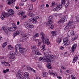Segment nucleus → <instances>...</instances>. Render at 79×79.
Wrapping results in <instances>:
<instances>
[{
  "label": "nucleus",
  "instance_id": "45",
  "mask_svg": "<svg viewBox=\"0 0 79 79\" xmlns=\"http://www.w3.org/2000/svg\"><path fill=\"white\" fill-rule=\"evenodd\" d=\"M42 48L43 51H44L45 50V45H43L42 46Z\"/></svg>",
  "mask_w": 79,
  "mask_h": 79
},
{
  "label": "nucleus",
  "instance_id": "63",
  "mask_svg": "<svg viewBox=\"0 0 79 79\" xmlns=\"http://www.w3.org/2000/svg\"><path fill=\"white\" fill-rule=\"evenodd\" d=\"M3 72L4 73H6V71L5 70H3Z\"/></svg>",
  "mask_w": 79,
  "mask_h": 79
},
{
  "label": "nucleus",
  "instance_id": "37",
  "mask_svg": "<svg viewBox=\"0 0 79 79\" xmlns=\"http://www.w3.org/2000/svg\"><path fill=\"white\" fill-rule=\"evenodd\" d=\"M63 18L64 19L65 21H67V19H68V15H65L64 17Z\"/></svg>",
  "mask_w": 79,
  "mask_h": 79
},
{
  "label": "nucleus",
  "instance_id": "35",
  "mask_svg": "<svg viewBox=\"0 0 79 79\" xmlns=\"http://www.w3.org/2000/svg\"><path fill=\"white\" fill-rule=\"evenodd\" d=\"M69 40H68V38L66 37L64 39V42H67L68 41H69Z\"/></svg>",
  "mask_w": 79,
  "mask_h": 79
},
{
  "label": "nucleus",
  "instance_id": "18",
  "mask_svg": "<svg viewBox=\"0 0 79 79\" xmlns=\"http://www.w3.org/2000/svg\"><path fill=\"white\" fill-rule=\"evenodd\" d=\"M36 46V45H35L31 46V48L32 51H34V52L35 51V49H36V48H37Z\"/></svg>",
  "mask_w": 79,
  "mask_h": 79
},
{
  "label": "nucleus",
  "instance_id": "2",
  "mask_svg": "<svg viewBox=\"0 0 79 79\" xmlns=\"http://www.w3.org/2000/svg\"><path fill=\"white\" fill-rule=\"evenodd\" d=\"M50 58L49 56H47L46 59L45 57H40L39 58L38 60L39 61H43V62H52L55 63V60L54 59V56H50Z\"/></svg>",
  "mask_w": 79,
  "mask_h": 79
},
{
  "label": "nucleus",
  "instance_id": "15",
  "mask_svg": "<svg viewBox=\"0 0 79 79\" xmlns=\"http://www.w3.org/2000/svg\"><path fill=\"white\" fill-rule=\"evenodd\" d=\"M77 58H78L77 56V55H75L73 57V63H75V62H76V61H77Z\"/></svg>",
  "mask_w": 79,
  "mask_h": 79
},
{
  "label": "nucleus",
  "instance_id": "64",
  "mask_svg": "<svg viewBox=\"0 0 79 79\" xmlns=\"http://www.w3.org/2000/svg\"><path fill=\"white\" fill-rule=\"evenodd\" d=\"M36 79H41V78L39 77H36Z\"/></svg>",
  "mask_w": 79,
  "mask_h": 79
},
{
  "label": "nucleus",
  "instance_id": "38",
  "mask_svg": "<svg viewBox=\"0 0 79 79\" xmlns=\"http://www.w3.org/2000/svg\"><path fill=\"white\" fill-rule=\"evenodd\" d=\"M76 20L77 22H79V15L77 16L76 17Z\"/></svg>",
  "mask_w": 79,
  "mask_h": 79
},
{
  "label": "nucleus",
  "instance_id": "49",
  "mask_svg": "<svg viewBox=\"0 0 79 79\" xmlns=\"http://www.w3.org/2000/svg\"><path fill=\"white\" fill-rule=\"evenodd\" d=\"M23 37L24 38V39H26V38L27 37V35L24 34L23 36Z\"/></svg>",
  "mask_w": 79,
  "mask_h": 79
},
{
  "label": "nucleus",
  "instance_id": "57",
  "mask_svg": "<svg viewBox=\"0 0 79 79\" xmlns=\"http://www.w3.org/2000/svg\"><path fill=\"white\" fill-rule=\"evenodd\" d=\"M66 72L68 73H69L70 71L69 70H66Z\"/></svg>",
  "mask_w": 79,
  "mask_h": 79
},
{
  "label": "nucleus",
  "instance_id": "56",
  "mask_svg": "<svg viewBox=\"0 0 79 79\" xmlns=\"http://www.w3.org/2000/svg\"><path fill=\"white\" fill-rule=\"evenodd\" d=\"M28 21H29V22H31V21H32V18H31V19H30L28 20Z\"/></svg>",
  "mask_w": 79,
  "mask_h": 79
},
{
  "label": "nucleus",
  "instance_id": "13",
  "mask_svg": "<svg viewBox=\"0 0 79 79\" xmlns=\"http://www.w3.org/2000/svg\"><path fill=\"white\" fill-rule=\"evenodd\" d=\"M44 55L45 56L44 57H45V58H46L47 59V56H49V58H51V56H53L52 55H50L49 56H48V52H44Z\"/></svg>",
  "mask_w": 79,
  "mask_h": 79
},
{
  "label": "nucleus",
  "instance_id": "20",
  "mask_svg": "<svg viewBox=\"0 0 79 79\" xmlns=\"http://www.w3.org/2000/svg\"><path fill=\"white\" fill-rule=\"evenodd\" d=\"M49 74H52V75H54V76H56V74H55L54 73H53V70H50L49 71Z\"/></svg>",
  "mask_w": 79,
  "mask_h": 79
},
{
  "label": "nucleus",
  "instance_id": "46",
  "mask_svg": "<svg viewBox=\"0 0 79 79\" xmlns=\"http://www.w3.org/2000/svg\"><path fill=\"white\" fill-rule=\"evenodd\" d=\"M41 9H42V10H44V8H45V6H44V4H43L41 6Z\"/></svg>",
  "mask_w": 79,
  "mask_h": 79
},
{
  "label": "nucleus",
  "instance_id": "11",
  "mask_svg": "<svg viewBox=\"0 0 79 79\" xmlns=\"http://www.w3.org/2000/svg\"><path fill=\"white\" fill-rule=\"evenodd\" d=\"M51 34H52V37H56V36H57V32L56 31H52Z\"/></svg>",
  "mask_w": 79,
  "mask_h": 79
},
{
  "label": "nucleus",
  "instance_id": "40",
  "mask_svg": "<svg viewBox=\"0 0 79 79\" xmlns=\"http://www.w3.org/2000/svg\"><path fill=\"white\" fill-rule=\"evenodd\" d=\"M53 16L52 15L50 16L48 18V20H51V19H53Z\"/></svg>",
  "mask_w": 79,
  "mask_h": 79
},
{
  "label": "nucleus",
  "instance_id": "32",
  "mask_svg": "<svg viewBox=\"0 0 79 79\" xmlns=\"http://www.w3.org/2000/svg\"><path fill=\"white\" fill-rule=\"evenodd\" d=\"M1 19H2V20H3V19H5V15H4L3 12L2 13V15L1 16Z\"/></svg>",
  "mask_w": 79,
  "mask_h": 79
},
{
  "label": "nucleus",
  "instance_id": "44",
  "mask_svg": "<svg viewBox=\"0 0 79 79\" xmlns=\"http://www.w3.org/2000/svg\"><path fill=\"white\" fill-rule=\"evenodd\" d=\"M3 13L4 15V16L5 15L6 16V17H8V16H9V15H9L8 14H7V13H5V12H3Z\"/></svg>",
  "mask_w": 79,
  "mask_h": 79
},
{
  "label": "nucleus",
  "instance_id": "1",
  "mask_svg": "<svg viewBox=\"0 0 79 79\" xmlns=\"http://www.w3.org/2000/svg\"><path fill=\"white\" fill-rule=\"evenodd\" d=\"M16 51L15 53L13 51L11 52L10 53V55H11V57H9V59L10 61H14L15 60V55H18L19 56L21 54H24V53H26V48H24L21 47V44H17L15 46ZM17 49L18 50L20 53L18 52Z\"/></svg>",
  "mask_w": 79,
  "mask_h": 79
},
{
  "label": "nucleus",
  "instance_id": "30",
  "mask_svg": "<svg viewBox=\"0 0 79 79\" xmlns=\"http://www.w3.org/2000/svg\"><path fill=\"white\" fill-rule=\"evenodd\" d=\"M8 48L11 50H12L14 49V48L11 45H9L8 46Z\"/></svg>",
  "mask_w": 79,
  "mask_h": 79
},
{
  "label": "nucleus",
  "instance_id": "31",
  "mask_svg": "<svg viewBox=\"0 0 79 79\" xmlns=\"http://www.w3.org/2000/svg\"><path fill=\"white\" fill-rule=\"evenodd\" d=\"M64 45H69L70 44V41H68L64 43Z\"/></svg>",
  "mask_w": 79,
  "mask_h": 79
},
{
  "label": "nucleus",
  "instance_id": "14",
  "mask_svg": "<svg viewBox=\"0 0 79 79\" xmlns=\"http://www.w3.org/2000/svg\"><path fill=\"white\" fill-rule=\"evenodd\" d=\"M35 52V54L36 55H42V53H40V51L38 50H36Z\"/></svg>",
  "mask_w": 79,
  "mask_h": 79
},
{
  "label": "nucleus",
  "instance_id": "19",
  "mask_svg": "<svg viewBox=\"0 0 79 79\" xmlns=\"http://www.w3.org/2000/svg\"><path fill=\"white\" fill-rule=\"evenodd\" d=\"M27 70H31L32 72H34V73H36V71L34 70V69L31 68V67H28L27 68Z\"/></svg>",
  "mask_w": 79,
  "mask_h": 79
},
{
  "label": "nucleus",
  "instance_id": "4",
  "mask_svg": "<svg viewBox=\"0 0 79 79\" xmlns=\"http://www.w3.org/2000/svg\"><path fill=\"white\" fill-rule=\"evenodd\" d=\"M17 29V27L16 25H15L13 27H9L8 28V30L9 31L11 32H14L15 30H16Z\"/></svg>",
  "mask_w": 79,
  "mask_h": 79
},
{
  "label": "nucleus",
  "instance_id": "39",
  "mask_svg": "<svg viewBox=\"0 0 79 79\" xmlns=\"http://www.w3.org/2000/svg\"><path fill=\"white\" fill-rule=\"evenodd\" d=\"M24 76H25V77H28L29 76V73L27 72H25L24 74Z\"/></svg>",
  "mask_w": 79,
  "mask_h": 79
},
{
  "label": "nucleus",
  "instance_id": "53",
  "mask_svg": "<svg viewBox=\"0 0 79 79\" xmlns=\"http://www.w3.org/2000/svg\"><path fill=\"white\" fill-rule=\"evenodd\" d=\"M55 6V2H52V6Z\"/></svg>",
  "mask_w": 79,
  "mask_h": 79
},
{
  "label": "nucleus",
  "instance_id": "50",
  "mask_svg": "<svg viewBox=\"0 0 79 79\" xmlns=\"http://www.w3.org/2000/svg\"><path fill=\"white\" fill-rule=\"evenodd\" d=\"M58 9L57 7L53 9L54 11H58Z\"/></svg>",
  "mask_w": 79,
  "mask_h": 79
},
{
  "label": "nucleus",
  "instance_id": "33",
  "mask_svg": "<svg viewBox=\"0 0 79 79\" xmlns=\"http://www.w3.org/2000/svg\"><path fill=\"white\" fill-rule=\"evenodd\" d=\"M65 3H66V1H65V0H61L60 5L62 6L64 5L65 4Z\"/></svg>",
  "mask_w": 79,
  "mask_h": 79
},
{
  "label": "nucleus",
  "instance_id": "24",
  "mask_svg": "<svg viewBox=\"0 0 79 79\" xmlns=\"http://www.w3.org/2000/svg\"><path fill=\"white\" fill-rule=\"evenodd\" d=\"M45 43L46 45H49L50 44V40H49V39H46L45 41Z\"/></svg>",
  "mask_w": 79,
  "mask_h": 79
},
{
  "label": "nucleus",
  "instance_id": "34",
  "mask_svg": "<svg viewBox=\"0 0 79 79\" xmlns=\"http://www.w3.org/2000/svg\"><path fill=\"white\" fill-rule=\"evenodd\" d=\"M7 44H8V43L7 42H5L2 45V48H5V47L6 46Z\"/></svg>",
  "mask_w": 79,
  "mask_h": 79
},
{
  "label": "nucleus",
  "instance_id": "9",
  "mask_svg": "<svg viewBox=\"0 0 79 79\" xmlns=\"http://www.w3.org/2000/svg\"><path fill=\"white\" fill-rule=\"evenodd\" d=\"M76 23V21H73V19L70 20L67 23V25H69V24H75Z\"/></svg>",
  "mask_w": 79,
  "mask_h": 79
},
{
  "label": "nucleus",
  "instance_id": "28",
  "mask_svg": "<svg viewBox=\"0 0 79 79\" xmlns=\"http://www.w3.org/2000/svg\"><path fill=\"white\" fill-rule=\"evenodd\" d=\"M47 67L48 69H52V67L51 66V64L50 63H48L47 64Z\"/></svg>",
  "mask_w": 79,
  "mask_h": 79
},
{
  "label": "nucleus",
  "instance_id": "16",
  "mask_svg": "<svg viewBox=\"0 0 79 79\" xmlns=\"http://www.w3.org/2000/svg\"><path fill=\"white\" fill-rule=\"evenodd\" d=\"M19 35V31H16L13 35L14 37H16V35Z\"/></svg>",
  "mask_w": 79,
  "mask_h": 79
},
{
  "label": "nucleus",
  "instance_id": "52",
  "mask_svg": "<svg viewBox=\"0 0 79 79\" xmlns=\"http://www.w3.org/2000/svg\"><path fill=\"white\" fill-rule=\"evenodd\" d=\"M36 37H39V33H36L35 35Z\"/></svg>",
  "mask_w": 79,
  "mask_h": 79
},
{
  "label": "nucleus",
  "instance_id": "58",
  "mask_svg": "<svg viewBox=\"0 0 79 79\" xmlns=\"http://www.w3.org/2000/svg\"><path fill=\"white\" fill-rule=\"evenodd\" d=\"M54 27L53 26V25H52L51 27H50V28L51 29H53Z\"/></svg>",
  "mask_w": 79,
  "mask_h": 79
},
{
  "label": "nucleus",
  "instance_id": "5",
  "mask_svg": "<svg viewBox=\"0 0 79 79\" xmlns=\"http://www.w3.org/2000/svg\"><path fill=\"white\" fill-rule=\"evenodd\" d=\"M25 14V12L23 11H20V12H18L17 15H21V16H23V18H27L26 15H24Z\"/></svg>",
  "mask_w": 79,
  "mask_h": 79
},
{
  "label": "nucleus",
  "instance_id": "3",
  "mask_svg": "<svg viewBox=\"0 0 79 79\" xmlns=\"http://www.w3.org/2000/svg\"><path fill=\"white\" fill-rule=\"evenodd\" d=\"M74 31L73 30H70L68 32V34L69 37L74 35V37L73 38L72 40H76L77 39V37H78V36L77 35H75V33H74Z\"/></svg>",
  "mask_w": 79,
  "mask_h": 79
},
{
  "label": "nucleus",
  "instance_id": "6",
  "mask_svg": "<svg viewBox=\"0 0 79 79\" xmlns=\"http://www.w3.org/2000/svg\"><path fill=\"white\" fill-rule=\"evenodd\" d=\"M34 27V26L33 25H31V24H29L28 25L27 24V28L29 30H31L32 29V28H33Z\"/></svg>",
  "mask_w": 79,
  "mask_h": 79
},
{
  "label": "nucleus",
  "instance_id": "17",
  "mask_svg": "<svg viewBox=\"0 0 79 79\" xmlns=\"http://www.w3.org/2000/svg\"><path fill=\"white\" fill-rule=\"evenodd\" d=\"M48 21L47 23H46V24L47 26H50V25L52 24L53 23V21L52 20H48Z\"/></svg>",
  "mask_w": 79,
  "mask_h": 79
},
{
  "label": "nucleus",
  "instance_id": "12",
  "mask_svg": "<svg viewBox=\"0 0 79 79\" xmlns=\"http://www.w3.org/2000/svg\"><path fill=\"white\" fill-rule=\"evenodd\" d=\"M45 34H44L43 32H40V35L42 39V40H44V37H45Z\"/></svg>",
  "mask_w": 79,
  "mask_h": 79
},
{
  "label": "nucleus",
  "instance_id": "61",
  "mask_svg": "<svg viewBox=\"0 0 79 79\" xmlns=\"http://www.w3.org/2000/svg\"><path fill=\"white\" fill-rule=\"evenodd\" d=\"M20 6H23L24 5V3H21L20 4Z\"/></svg>",
  "mask_w": 79,
  "mask_h": 79
},
{
  "label": "nucleus",
  "instance_id": "41",
  "mask_svg": "<svg viewBox=\"0 0 79 79\" xmlns=\"http://www.w3.org/2000/svg\"><path fill=\"white\" fill-rule=\"evenodd\" d=\"M67 26L64 28V30H66V29H68L69 27V25L67 24Z\"/></svg>",
  "mask_w": 79,
  "mask_h": 79
},
{
  "label": "nucleus",
  "instance_id": "7",
  "mask_svg": "<svg viewBox=\"0 0 79 79\" xmlns=\"http://www.w3.org/2000/svg\"><path fill=\"white\" fill-rule=\"evenodd\" d=\"M8 13L9 15V16H11L13 14L14 11L12 9H9L8 10Z\"/></svg>",
  "mask_w": 79,
  "mask_h": 79
},
{
  "label": "nucleus",
  "instance_id": "51",
  "mask_svg": "<svg viewBox=\"0 0 79 79\" xmlns=\"http://www.w3.org/2000/svg\"><path fill=\"white\" fill-rule=\"evenodd\" d=\"M5 60V56H3L2 57L0 58V60Z\"/></svg>",
  "mask_w": 79,
  "mask_h": 79
},
{
  "label": "nucleus",
  "instance_id": "47",
  "mask_svg": "<svg viewBox=\"0 0 79 79\" xmlns=\"http://www.w3.org/2000/svg\"><path fill=\"white\" fill-rule=\"evenodd\" d=\"M42 44V42H39L38 43V46L39 47H40V45H41V44Z\"/></svg>",
  "mask_w": 79,
  "mask_h": 79
},
{
  "label": "nucleus",
  "instance_id": "43",
  "mask_svg": "<svg viewBox=\"0 0 79 79\" xmlns=\"http://www.w3.org/2000/svg\"><path fill=\"white\" fill-rule=\"evenodd\" d=\"M61 42V38H58V40H57L58 44H60Z\"/></svg>",
  "mask_w": 79,
  "mask_h": 79
},
{
  "label": "nucleus",
  "instance_id": "55",
  "mask_svg": "<svg viewBox=\"0 0 79 79\" xmlns=\"http://www.w3.org/2000/svg\"><path fill=\"white\" fill-rule=\"evenodd\" d=\"M8 1H11L12 3H13L15 2V0H8Z\"/></svg>",
  "mask_w": 79,
  "mask_h": 79
},
{
  "label": "nucleus",
  "instance_id": "36",
  "mask_svg": "<svg viewBox=\"0 0 79 79\" xmlns=\"http://www.w3.org/2000/svg\"><path fill=\"white\" fill-rule=\"evenodd\" d=\"M43 77H47V72H44L42 74Z\"/></svg>",
  "mask_w": 79,
  "mask_h": 79
},
{
  "label": "nucleus",
  "instance_id": "29",
  "mask_svg": "<svg viewBox=\"0 0 79 79\" xmlns=\"http://www.w3.org/2000/svg\"><path fill=\"white\" fill-rule=\"evenodd\" d=\"M29 11H32V8H33V5H31L29 6Z\"/></svg>",
  "mask_w": 79,
  "mask_h": 79
},
{
  "label": "nucleus",
  "instance_id": "48",
  "mask_svg": "<svg viewBox=\"0 0 79 79\" xmlns=\"http://www.w3.org/2000/svg\"><path fill=\"white\" fill-rule=\"evenodd\" d=\"M72 79H76V77L74 76L73 75H72Z\"/></svg>",
  "mask_w": 79,
  "mask_h": 79
},
{
  "label": "nucleus",
  "instance_id": "60",
  "mask_svg": "<svg viewBox=\"0 0 79 79\" xmlns=\"http://www.w3.org/2000/svg\"><path fill=\"white\" fill-rule=\"evenodd\" d=\"M60 50H63V49H64V48L62 46L60 47Z\"/></svg>",
  "mask_w": 79,
  "mask_h": 79
},
{
  "label": "nucleus",
  "instance_id": "25",
  "mask_svg": "<svg viewBox=\"0 0 79 79\" xmlns=\"http://www.w3.org/2000/svg\"><path fill=\"white\" fill-rule=\"evenodd\" d=\"M70 4V2L69 1H67L66 4H65V8H67L69 4Z\"/></svg>",
  "mask_w": 79,
  "mask_h": 79
},
{
  "label": "nucleus",
  "instance_id": "27",
  "mask_svg": "<svg viewBox=\"0 0 79 79\" xmlns=\"http://www.w3.org/2000/svg\"><path fill=\"white\" fill-rule=\"evenodd\" d=\"M17 75L18 76V77H19L20 79H25V78H24L22 76V75H21L19 73H18V74H17Z\"/></svg>",
  "mask_w": 79,
  "mask_h": 79
},
{
  "label": "nucleus",
  "instance_id": "22",
  "mask_svg": "<svg viewBox=\"0 0 79 79\" xmlns=\"http://www.w3.org/2000/svg\"><path fill=\"white\" fill-rule=\"evenodd\" d=\"M56 7H57L58 10H60V9H61V8H62V6L61 4H60L57 5Z\"/></svg>",
  "mask_w": 79,
  "mask_h": 79
},
{
  "label": "nucleus",
  "instance_id": "54",
  "mask_svg": "<svg viewBox=\"0 0 79 79\" xmlns=\"http://www.w3.org/2000/svg\"><path fill=\"white\" fill-rule=\"evenodd\" d=\"M2 29L3 31H4L5 32H6V29H5V28H2Z\"/></svg>",
  "mask_w": 79,
  "mask_h": 79
},
{
  "label": "nucleus",
  "instance_id": "8",
  "mask_svg": "<svg viewBox=\"0 0 79 79\" xmlns=\"http://www.w3.org/2000/svg\"><path fill=\"white\" fill-rule=\"evenodd\" d=\"M39 17L36 16L35 17H32V20H33L32 23L33 24H35L37 22V19H38Z\"/></svg>",
  "mask_w": 79,
  "mask_h": 79
},
{
  "label": "nucleus",
  "instance_id": "26",
  "mask_svg": "<svg viewBox=\"0 0 79 79\" xmlns=\"http://www.w3.org/2000/svg\"><path fill=\"white\" fill-rule=\"evenodd\" d=\"M69 25L70 29H73L75 27L74 25L72 23L69 24Z\"/></svg>",
  "mask_w": 79,
  "mask_h": 79
},
{
  "label": "nucleus",
  "instance_id": "59",
  "mask_svg": "<svg viewBox=\"0 0 79 79\" xmlns=\"http://www.w3.org/2000/svg\"><path fill=\"white\" fill-rule=\"evenodd\" d=\"M20 42H23V39L22 38H21V39H20Z\"/></svg>",
  "mask_w": 79,
  "mask_h": 79
},
{
  "label": "nucleus",
  "instance_id": "10",
  "mask_svg": "<svg viewBox=\"0 0 79 79\" xmlns=\"http://www.w3.org/2000/svg\"><path fill=\"white\" fill-rule=\"evenodd\" d=\"M76 47H77V44H74L72 47L71 48V49L72 50V52H74V50H76Z\"/></svg>",
  "mask_w": 79,
  "mask_h": 79
},
{
  "label": "nucleus",
  "instance_id": "42",
  "mask_svg": "<svg viewBox=\"0 0 79 79\" xmlns=\"http://www.w3.org/2000/svg\"><path fill=\"white\" fill-rule=\"evenodd\" d=\"M5 66H10V63L8 62H6L5 63Z\"/></svg>",
  "mask_w": 79,
  "mask_h": 79
},
{
  "label": "nucleus",
  "instance_id": "62",
  "mask_svg": "<svg viewBox=\"0 0 79 79\" xmlns=\"http://www.w3.org/2000/svg\"><path fill=\"white\" fill-rule=\"evenodd\" d=\"M36 37H37L35 35L33 37V39H35L36 38Z\"/></svg>",
  "mask_w": 79,
  "mask_h": 79
},
{
  "label": "nucleus",
  "instance_id": "23",
  "mask_svg": "<svg viewBox=\"0 0 79 79\" xmlns=\"http://www.w3.org/2000/svg\"><path fill=\"white\" fill-rule=\"evenodd\" d=\"M28 15L29 16H30V17H32V16H34L33 13H31V11H30L28 12Z\"/></svg>",
  "mask_w": 79,
  "mask_h": 79
},
{
  "label": "nucleus",
  "instance_id": "21",
  "mask_svg": "<svg viewBox=\"0 0 79 79\" xmlns=\"http://www.w3.org/2000/svg\"><path fill=\"white\" fill-rule=\"evenodd\" d=\"M66 22V21H65L64 20V19H63V18H62L61 19L60 21H58V23L59 24H60V23H64V22Z\"/></svg>",
  "mask_w": 79,
  "mask_h": 79
}]
</instances>
